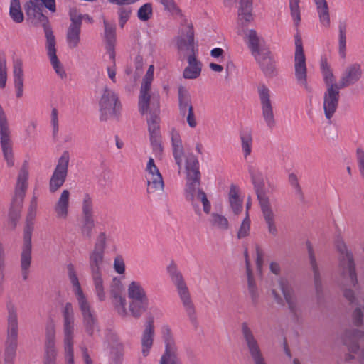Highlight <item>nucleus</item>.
Returning <instances> with one entry per match:
<instances>
[{"label":"nucleus","instance_id":"1","mask_svg":"<svg viewBox=\"0 0 364 364\" xmlns=\"http://www.w3.org/2000/svg\"><path fill=\"white\" fill-rule=\"evenodd\" d=\"M338 255V284L344 299L350 304H357L360 289L356 263L352 251L343 241L336 244Z\"/></svg>","mask_w":364,"mask_h":364},{"label":"nucleus","instance_id":"2","mask_svg":"<svg viewBox=\"0 0 364 364\" xmlns=\"http://www.w3.org/2000/svg\"><path fill=\"white\" fill-rule=\"evenodd\" d=\"M107 240V234L105 232H100L97 235L93 247L88 255L90 276L95 293L100 301H104L106 299L102 269L105 264Z\"/></svg>","mask_w":364,"mask_h":364},{"label":"nucleus","instance_id":"3","mask_svg":"<svg viewBox=\"0 0 364 364\" xmlns=\"http://www.w3.org/2000/svg\"><path fill=\"white\" fill-rule=\"evenodd\" d=\"M68 274L72 284L73 292L75 296L78 309L82 315L84 329L89 336H92L95 331H99L97 316L87 296L82 289L73 264L68 266Z\"/></svg>","mask_w":364,"mask_h":364},{"label":"nucleus","instance_id":"4","mask_svg":"<svg viewBox=\"0 0 364 364\" xmlns=\"http://www.w3.org/2000/svg\"><path fill=\"white\" fill-rule=\"evenodd\" d=\"M43 6H46L52 12L56 11L55 0H28L25 5V9L31 23L43 28L46 42H49L55 38L50 26L48 17L42 12Z\"/></svg>","mask_w":364,"mask_h":364},{"label":"nucleus","instance_id":"5","mask_svg":"<svg viewBox=\"0 0 364 364\" xmlns=\"http://www.w3.org/2000/svg\"><path fill=\"white\" fill-rule=\"evenodd\" d=\"M37 196H33L28 209L26 225L23 235V245L21 254V268L24 280L28 278V269L31 262V237L33 231L34 220L37 213Z\"/></svg>","mask_w":364,"mask_h":364},{"label":"nucleus","instance_id":"6","mask_svg":"<svg viewBox=\"0 0 364 364\" xmlns=\"http://www.w3.org/2000/svg\"><path fill=\"white\" fill-rule=\"evenodd\" d=\"M37 196H33L28 209L26 225L23 235V245L21 254V268L24 280L28 278V269L31 262V237L33 231L34 220L37 213Z\"/></svg>","mask_w":364,"mask_h":364},{"label":"nucleus","instance_id":"7","mask_svg":"<svg viewBox=\"0 0 364 364\" xmlns=\"http://www.w3.org/2000/svg\"><path fill=\"white\" fill-rule=\"evenodd\" d=\"M8 310V330L5 342L4 364H13L16 357L18 338L17 308L12 302L6 305Z\"/></svg>","mask_w":364,"mask_h":364},{"label":"nucleus","instance_id":"8","mask_svg":"<svg viewBox=\"0 0 364 364\" xmlns=\"http://www.w3.org/2000/svg\"><path fill=\"white\" fill-rule=\"evenodd\" d=\"M127 296L130 314L135 318H140L149 306L146 291L139 282L132 281L127 286Z\"/></svg>","mask_w":364,"mask_h":364},{"label":"nucleus","instance_id":"9","mask_svg":"<svg viewBox=\"0 0 364 364\" xmlns=\"http://www.w3.org/2000/svg\"><path fill=\"white\" fill-rule=\"evenodd\" d=\"M277 288L282 291L290 313L295 316H299L301 312V306L291 282L284 277H280L272 285V295L274 300L278 304H283V299L278 293Z\"/></svg>","mask_w":364,"mask_h":364},{"label":"nucleus","instance_id":"10","mask_svg":"<svg viewBox=\"0 0 364 364\" xmlns=\"http://www.w3.org/2000/svg\"><path fill=\"white\" fill-rule=\"evenodd\" d=\"M167 272L171 282L176 288L178 296L186 314L191 319L194 318L196 313L194 304L191 299L185 279L174 262H171L168 265Z\"/></svg>","mask_w":364,"mask_h":364},{"label":"nucleus","instance_id":"11","mask_svg":"<svg viewBox=\"0 0 364 364\" xmlns=\"http://www.w3.org/2000/svg\"><path fill=\"white\" fill-rule=\"evenodd\" d=\"M343 341L350 356L360 364H364V331L359 328L346 330L343 334Z\"/></svg>","mask_w":364,"mask_h":364},{"label":"nucleus","instance_id":"12","mask_svg":"<svg viewBox=\"0 0 364 364\" xmlns=\"http://www.w3.org/2000/svg\"><path fill=\"white\" fill-rule=\"evenodd\" d=\"M294 75L297 84L306 92L312 91L307 81V68L306 57L304 53L302 41L297 33L295 36Z\"/></svg>","mask_w":364,"mask_h":364},{"label":"nucleus","instance_id":"13","mask_svg":"<svg viewBox=\"0 0 364 364\" xmlns=\"http://www.w3.org/2000/svg\"><path fill=\"white\" fill-rule=\"evenodd\" d=\"M241 333L252 364H268L259 343L247 322L241 323Z\"/></svg>","mask_w":364,"mask_h":364},{"label":"nucleus","instance_id":"14","mask_svg":"<svg viewBox=\"0 0 364 364\" xmlns=\"http://www.w3.org/2000/svg\"><path fill=\"white\" fill-rule=\"evenodd\" d=\"M98 104L100 112V119L101 121H107L109 119L117 117L120 104L117 95L112 90L107 86L105 87L99 97Z\"/></svg>","mask_w":364,"mask_h":364},{"label":"nucleus","instance_id":"15","mask_svg":"<svg viewBox=\"0 0 364 364\" xmlns=\"http://www.w3.org/2000/svg\"><path fill=\"white\" fill-rule=\"evenodd\" d=\"M255 188L268 232L272 236L276 237L278 235V228L275 223L274 213L269 201V191L264 188V183H257Z\"/></svg>","mask_w":364,"mask_h":364},{"label":"nucleus","instance_id":"16","mask_svg":"<svg viewBox=\"0 0 364 364\" xmlns=\"http://www.w3.org/2000/svg\"><path fill=\"white\" fill-rule=\"evenodd\" d=\"M161 337L165 350L159 364H181L178 359V347L169 326L164 325L161 327Z\"/></svg>","mask_w":364,"mask_h":364},{"label":"nucleus","instance_id":"17","mask_svg":"<svg viewBox=\"0 0 364 364\" xmlns=\"http://www.w3.org/2000/svg\"><path fill=\"white\" fill-rule=\"evenodd\" d=\"M0 144L4 160L8 166L14 164L13 145L5 113L0 105Z\"/></svg>","mask_w":364,"mask_h":364},{"label":"nucleus","instance_id":"18","mask_svg":"<svg viewBox=\"0 0 364 364\" xmlns=\"http://www.w3.org/2000/svg\"><path fill=\"white\" fill-rule=\"evenodd\" d=\"M184 192L186 199L191 203L197 214H200V210L197 204L198 201H201L203 211L206 214L210 213L211 205L208 200L207 195L204 190L200 186V183H186Z\"/></svg>","mask_w":364,"mask_h":364},{"label":"nucleus","instance_id":"19","mask_svg":"<svg viewBox=\"0 0 364 364\" xmlns=\"http://www.w3.org/2000/svg\"><path fill=\"white\" fill-rule=\"evenodd\" d=\"M56 326L53 320L46 326V341L43 364H57L58 350L55 346Z\"/></svg>","mask_w":364,"mask_h":364},{"label":"nucleus","instance_id":"20","mask_svg":"<svg viewBox=\"0 0 364 364\" xmlns=\"http://www.w3.org/2000/svg\"><path fill=\"white\" fill-rule=\"evenodd\" d=\"M257 92L261 105L262 117L269 128L276 124L272 102L271 100V91L264 85L259 84L257 87Z\"/></svg>","mask_w":364,"mask_h":364},{"label":"nucleus","instance_id":"21","mask_svg":"<svg viewBox=\"0 0 364 364\" xmlns=\"http://www.w3.org/2000/svg\"><path fill=\"white\" fill-rule=\"evenodd\" d=\"M178 109L181 116L186 117V122L190 128L194 129L198 122L194 112L191 97L188 91L184 87L178 90Z\"/></svg>","mask_w":364,"mask_h":364},{"label":"nucleus","instance_id":"22","mask_svg":"<svg viewBox=\"0 0 364 364\" xmlns=\"http://www.w3.org/2000/svg\"><path fill=\"white\" fill-rule=\"evenodd\" d=\"M194 35L193 26L189 24L184 27L177 38V48L181 59L187 58L194 53Z\"/></svg>","mask_w":364,"mask_h":364},{"label":"nucleus","instance_id":"23","mask_svg":"<svg viewBox=\"0 0 364 364\" xmlns=\"http://www.w3.org/2000/svg\"><path fill=\"white\" fill-rule=\"evenodd\" d=\"M63 343H73L75 333V313L73 304L66 302L62 309Z\"/></svg>","mask_w":364,"mask_h":364},{"label":"nucleus","instance_id":"24","mask_svg":"<svg viewBox=\"0 0 364 364\" xmlns=\"http://www.w3.org/2000/svg\"><path fill=\"white\" fill-rule=\"evenodd\" d=\"M244 40L253 57L269 50L263 38L254 29L243 31Z\"/></svg>","mask_w":364,"mask_h":364},{"label":"nucleus","instance_id":"25","mask_svg":"<svg viewBox=\"0 0 364 364\" xmlns=\"http://www.w3.org/2000/svg\"><path fill=\"white\" fill-rule=\"evenodd\" d=\"M122 291V284L119 279L114 277L109 287V292L114 299V304L118 314L122 318L128 316V311L126 308V300L121 296Z\"/></svg>","mask_w":364,"mask_h":364},{"label":"nucleus","instance_id":"26","mask_svg":"<svg viewBox=\"0 0 364 364\" xmlns=\"http://www.w3.org/2000/svg\"><path fill=\"white\" fill-rule=\"evenodd\" d=\"M159 114V101L156 98H153L151 105L148 107V113L144 114L146 117L149 138L160 136Z\"/></svg>","mask_w":364,"mask_h":364},{"label":"nucleus","instance_id":"27","mask_svg":"<svg viewBox=\"0 0 364 364\" xmlns=\"http://www.w3.org/2000/svg\"><path fill=\"white\" fill-rule=\"evenodd\" d=\"M339 88L326 89L323 95V109L325 117L331 119L336 112L339 102Z\"/></svg>","mask_w":364,"mask_h":364},{"label":"nucleus","instance_id":"28","mask_svg":"<svg viewBox=\"0 0 364 364\" xmlns=\"http://www.w3.org/2000/svg\"><path fill=\"white\" fill-rule=\"evenodd\" d=\"M70 193L68 190H63L53 205V211L57 219L65 220L70 213Z\"/></svg>","mask_w":364,"mask_h":364},{"label":"nucleus","instance_id":"29","mask_svg":"<svg viewBox=\"0 0 364 364\" xmlns=\"http://www.w3.org/2000/svg\"><path fill=\"white\" fill-rule=\"evenodd\" d=\"M12 75L16 97L21 98L23 95L24 71L22 60L17 58L13 61Z\"/></svg>","mask_w":364,"mask_h":364},{"label":"nucleus","instance_id":"30","mask_svg":"<svg viewBox=\"0 0 364 364\" xmlns=\"http://www.w3.org/2000/svg\"><path fill=\"white\" fill-rule=\"evenodd\" d=\"M155 336V329L153 321H149L144 327L140 339L141 347V354L144 357H147L154 345V339Z\"/></svg>","mask_w":364,"mask_h":364},{"label":"nucleus","instance_id":"31","mask_svg":"<svg viewBox=\"0 0 364 364\" xmlns=\"http://www.w3.org/2000/svg\"><path fill=\"white\" fill-rule=\"evenodd\" d=\"M69 161L70 153L68 151H64L58 160L50 182L65 181L68 174Z\"/></svg>","mask_w":364,"mask_h":364},{"label":"nucleus","instance_id":"32","mask_svg":"<svg viewBox=\"0 0 364 364\" xmlns=\"http://www.w3.org/2000/svg\"><path fill=\"white\" fill-rule=\"evenodd\" d=\"M308 256L311 268L313 272L314 285L316 291V294L319 296L323 292V282L321 278V274L316 262V257L314 252L313 247L308 243Z\"/></svg>","mask_w":364,"mask_h":364},{"label":"nucleus","instance_id":"33","mask_svg":"<svg viewBox=\"0 0 364 364\" xmlns=\"http://www.w3.org/2000/svg\"><path fill=\"white\" fill-rule=\"evenodd\" d=\"M254 58L267 77H272L277 75L275 63L269 50L255 56Z\"/></svg>","mask_w":364,"mask_h":364},{"label":"nucleus","instance_id":"34","mask_svg":"<svg viewBox=\"0 0 364 364\" xmlns=\"http://www.w3.org/2000/svg\"><path fill=\"white\" fill-rule=\"evenodd\" d=\"M362 75L359 65L355 64L348 67L343 73L339 81V89L347 87L357 82Z\"/></svg>","mask_w":364,"mask_h":364},{"label":"nucleus","instance_id":"35","mask_svg":"<svg viewBox=\"0 0 364 364\" xmlns=\"http://www.w3.org/2000/svg\"><path fill=\"white\" fill-rule=\"evenodd\" d=\"M246 257V273H247V289L249 297L250 299L252 304L255 306L259 303V291L256 284L255 279L253 277L252 272L250 267V262L247 259V252H245Z\"/></svg>","mask_w":364,"mask_h":364},{"label":"nucleus","instance_id":"36","mask_svg":"<svg viewBox=\"0 0 364 364\" xmlns=\"http://www.w3.org/2000/svg\"><path fill=\"white\" fill-rule=\"evenodd\" d=\"M47 54L50 59L51 65L55 70L56 74L62 79L66 77V73L62 63L58 58L56 55L55 49V39L49 42H46V44Z\"/></svg>","mask_w":364,"mask_h":364},{"label":"nucleus","instance_id":"37","mask_svg":"<svg viewBox=\"0 0 364 364\" xmlns=\"http://www.w3.org/2000/svg\"><path fill=\"white\" fill-rule=\"evenodd\" d=\"M186 178L192 182H198L200 179L199 171V162L197 157L193 154L186 156Z\"/></svg>","mask_w":364,"mask_h":364},{"label":"nucleus","instance_id":"38","mask_svg":"<svg viewBox=\"0 0 364 364\" xmlns=\"http://www.w3.org/2000/svg\"><path fill=\"white\" fill-rule=\"evenodd\" d=\"M170 135L174 159L179 168H181L183 158V149L181 136L179 132L173 128L171 129Z\"/></svg>","mask_w":364,"mask_h":364},{"label":"nucleus","instance_id":"39","mask_svg":"<svg viewBox=\"0 0 364 364\" xmlns=\"http://www.w3.org/2000/svg\"><path fill=\"white\" fill-rule=\"evenodd\" d=\"M150 82L143 81V83L140 90V95L139 97V110L141 114L148 113V107L151 105V102L153 98H156L159 100L158 97H151L149 94V91L151 87Z\"/></svg>","mask_w":364,"mask_h":364},{"label":"nucleus","instance_id":"40","mask_svg":"<svg viewBox=\"0 0 364 364\" xmlns=\"http://www.w3.org/2000/svg\"><path fill=\"white\" fill-rule=\"evenodd\" d=\"M229 203L231 210L235 215H239L243 208V198L237 186L232 184L229 191Z\"/></svg>","mask_w":364,"mask_h":364},{"label":"nucleus","instance_id":"41","mask_svg":"<svg viewBox=\"0 0 364 364\" xmlns=\"http://www.w3.org/2000/svg\"><path fill=\"white\" fill-rule=\"evenodd\" d=\"M103 23L105 27V38L107 42V50L109 58L114 59L115 57L114 47L116 41L115 26L110 24L106 19L103 20Z\"/></svg>","mask_w":364,"mask_h":364},{"label":"nucleus","instance_id":"42","mask_svg":"<svg viewBox=\"0 0 364 364\" xmlns=\"http://www.w3.org/2000/svg\"><path fill=\"white\" fill-rule=\"evenodd\" d=\"M188 65L183 70V77L186 79H196L201 72V63L196 60L195 55L187 58Z\"/></svg>","mask_w":364,"mask_h":364},{"label":"nucleus","instance_id":"43","mask_svg":"<svg viewBox=\"0 0 364 364\" xmlns=\"http://www.w3.org/2000/svg\"><path fill=\"white\" fill-rule=\"evenodd\" d=\"M252 4V0H240L238 21L242 25L248 23L253 20Z\"/></svg>","mask_w":364,"mask_h":364},{"label":"nucleus","instance_id":"44","mask_svg":"<svg viewBox=\"0 0 364 364\" xmlns=\"http://www.w3.org/2000/svg\"><path fill=\"white\" fill-rule=\"evenodd\" d=\"M316 6L319 22L322 26L329 28L331 26L329 9L326 0H314Z\"/></svg>","mask_w":364,"mask_h":364},{"label":"nucleus","instance_id":"45","mask_svg":"<svg viewBox=\"0 0 364 364\" xmlns=\"http://www.w3.org/2000/svg\"><path fill=\"white\" fill-rule=\"evenodd\" d=\"M321 68L326 89L339 88V83H336L334 75L326 60L321 62Z\"/></svg>","mask_w":364,"mask_h":364},{"label":"nucleus","instance_id":"46","mask_svg":"<svg viewBox=\"0 0 364 364\" xmlns=\"http://www.w3.org/2000/svg\"><path fill=\"white\" fill-rule=\"evenodd\" d=\"M210 223L214 229L220 232H225L228 230L230 228L228 218L223 215L215 213L210 215Z\"/></svg>","mask_w":364,"mask_h":364},{"label":"nucleus","instance_id":"47","mask_svg":"<svg viewBox=\"0 0 364 364\" xmlns=\"http://www.w3.org/2000/svg\"><path fill=\"white\" fill-rule=\"evenodd\" d=\"M81 28L69 26L66 33V42L70 49L76 48L80 42Z\"/></svg>","mask_w":364,"mask_h":364},{"label":"nucleus","instance_id":"48","mask_svg":"<svg viewBox=\"0 0 364 364\" xmlns=\"http://www.w3.org/2000/svg\"><path fill=\"white\" fill-rule=\"evenodd\" d=\"M9 16L16 23H22L24 16L21 10L20 0H11L9 6Z\"/></svg>","mask_w":364,"mask_h":364},{"label":"nucleus","instance_id":"49","mask_svg":"<svg viewBox=\"0 0 364 364\" xmlns=\"http://www.w3.org/2000/svg\"><path fill=\"white\" fill-rule=\"evenodd\" d=\"M346 27L347 26L345 21H341L339 23L338 53L342 58H345L346 57Z\"/></svg>","mask_w":364,"mask_h":364},{"label":"nucleus","instance_id":"50","mask_svg":"<svg viewBox=\"0 0 364 364\" xmlns=\"http://www.w3.org/2000/svg\"><path fill=\"white\" fill-rule=\"evenodd\" d=\"M242 150L245 159L251 154L252 147V136L250 132H245L240 134Z\"/></svg>","mask_w":364,"mask_h":364},{"label":"nucleus","instance_id":"51","mask_svg":"<svg viewBox=\"0 0 364 364\" xmlns=\"http://www.w3.org/2000/svg\"><path fill=\"white\" fill-rule=\"evenodd\" d=\"M146 191L149 198L161 197L165 193L164 183H147Z\"/></svg>","mask_w":364,"mask_h":364},{"label":"nucleus","instance_id":"52","mask_svg":"<svg viewBox=\"0 0 364 364\" xmlns=\"http://www.w3.org/2000/svg\"><path fill=\"white\" fill-rule=\"evenodd\" d=\"M27 188L28 186L26 183L17 184L15 189L12 203H14L18 205H22Z\"/></svg>","mask_w":364,"mask_h":364},{"label":"nucleus","instance_id":"53","mask_svg":"<svg viewBox=\"0 0 364 364\" xmlns=\"http://www.w3.org/2000/svg\"><path fill=\"white\" fill-rule=\"evenodd\" d=\"M153 15V7L151 3H146L142 5L137 11V16L141 21L149 20Z\"/></svg>","mask_w":364,"mask_h":364},{"label":"nucleus","instance_id":"54","mask_svg":"<svg viewBox=\"0 0 364 364\" xmlns=\"http://www.w3.org/2000/svg\"><path fill=\"white\" fill-rule=\"evenodd\" d=\"M123 356L124 345L122 343H117L112 350V364H122Z\"/></svg>","mask_w":364,"mask_h":364},{"label":"nucleus","instance_id":"55","mask_svg":"<svg viewBox=\"0 0 364 364\" xmlns=\"http://www.w3.org/2000/svg\"><path fill=\"white\" fill-rule=\"evenodd\" d=\"M299 0H290L289 7L291 15L296 27H298L301 21L300 9L299 5Z\"/></svg>","mask_w":364,"mask_h":364},{"label":"nucleus","instance_id":"56","mask_svg":"<svg viewBox=\"0 0 364 364\" xmlns=\"http://www.w3.org/2000/svg\"><path fill=\"white\" fill-rule=\"evenodd\" d=\"M147 171L149 175H151V182H163L162 176L154 164V159L150 158L147 164Z\"/></svg>","mask_w":364,"mask_h":364},{"label":"nucleus","instance_id":"57","mask_svg":"<svg viewBox=\"0 0 364 364\" xmlns=\"http://www.w3.org/2000/svg\"><path fill=\"white\" fill-rule=\"evenodd\" d=\"M352 321L356 326H361L364 321V304L358 305L352 312Z\"/></svg>","mask_w":364,"mask_h":364},{"label":"nucleus","instance_id":"58","mask_svg":"<svg viewBox=\"0 0 364 364\" xmlns=\"http://www.w3.org/2000/svg\"><path fill=\"white\" fill-rule=\"evenodd\" d=\"M250 231V220L249 218V215L247 213L245 218L242 220L237 233V237L238 239H242L246 237L249 235Z\"/></svg>","mask_w":364,"mask_h":364},{"label":"nucleus","instance_id":"59","mask_svg":"<svg viewBox=\"0 0 364 364\" xmlns=\"http://www.w3.org/2000/svg\"><path fill=\"white\" fill-rule=\"evenodd\" d=\"M64 364H75L73 343H63Z\"/></svg>","mask_w":364,"mask_h":364},{"label":"nucleus","instance_id":"60","mask_svg":"<svg viewBox=\"0 0 364 364\" xmlns=\"http://www.w3.org/2000/svg\"><path fill=\"white\" fill-rule=\"evenodd\" d=\"M355 159L360 174L364 180V149L361 146L356 148Z\"/></svg>","mask_w":364,"mask_h":364},{"label":"nucleus","instance_id":"61","mask_svg":"<svg viewBox=\"0 0 364 364\" xmlns=\"http://www.w3.org/2000/svg\"><path fill=\"white\" fill-rule=\"evenodd\" d=\"M21 208V205H18L14 203H12L10 208L9 218L10 220V223L13 228H15L16 223L19 218Z\"/></svg>","mask_w":364,"mask_h":364},{"label":"nucleus","instance_id":"62","mask_svg":"<svg viewBox=\"0 0 364 364\" xmlns=\"http://www.w3.org/2000/svg\"><path fill=\"white\" fill-rule=\"evenodd\" d=\"M249 173L252 182H263L266 180L264 174L259 168L250 166L249 168Z\"/></svg>","mask_w":364,"mask_h":364},{"label":"nucleus","instance_id":"63","mask_svg":"<svg viewBox=\"0 0 364 364\" xmlns=\"http://www.w3.org/2000/svg\"><path fill=\"white\" fill-rule=\"evenodd\" d=\"M6 80H7L6 60L4 58H0V87L1 88L5 87Z\"/></svg>","mask_w":364,"mask_h":364},{"label":"nucleus","instance_id":"64","mask_svg":"<svg viewBox=\"0 0 364 364\" xmlns=\"http://www.w3.org/2000/svg\"><path fill=\"white\" fill-rule=\"evenodd\" d=\"M70 18L71 23L69 26H75L81 28L82 16L75 9L70 10Z\"/></svg>","mask_w":364,"mask_h":364}]
</instances>
